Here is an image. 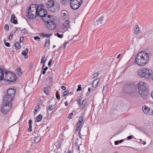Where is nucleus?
I'll list each match as a JSON object with an SVG mask.
<instances>
[{"label":"nucleus","instance_id":"1","mask_svg":"<svg viewBox=\"0 0 153 153\" xmlns=\"http://www.w3.org/2000/svg\"><path fill=\"white\" fill-rule=\"evenodd\" d=\"M149 54L144 52H140L136 56L135 62L140 66H144L148 62L149 59Z\"/></svg>","mask_w":153,"mask_h":153},{"label":"nucleus","instance_id":"2","mask_svg":"<svg viewBox=\"0 0 153 153\" xmlns=\"http://www.w3.org/2000/svg\"><path fill=\"white\" fill-rule=\"evenodd\" d=\"M139 94L143 99H146L148 94V86L144 82H140L138 84Z\"/></svg>","mask_w":153,"mask_h":153},{"label":"nucleus","instance_id":"3","mask_svg":"<svg viewBox=\"0 0 153 153\" xmlns=\"http://www.w3.org/2000/svg\"><path fill=\"white\" fill-rule=\"evenodd\" d=\"M137 73L140 77L147 79L152 77L153 75L152 70L146 68H140L138 71Z\"/></svg>","mask_w":153,"mask_h":153},{"label":"nucleus","instance_id":"4","mask_svg":"<svg viewBox=\"0 0 153 153\" xmlns=\"http://www.w3.org/2000/svg\"><path fill=\"white\" fill-rule=\"evenodd\" d=\"M38 5L33 4L30 5L28 10L27 15L28 17L30 19H34L36 16H38Z\"/></svg>","mask_w":153,"mask_h":153},{"label":"nucleus","instance_id":"5","mask_svg":"<svg viewBox=\"0 0 153 153\" xmlns=\"http://www.w3.org/2000/svg\"><path fill=\"white\" fill-rule=\"evenodd\" d=\"M48 0L46 3V7L49 11L54 12L59 10V5L56 2H54L53 0Z\"/></svg>","mask_w":153,"mask_h":153},{"label":"nucleus","instance_id":"6","mask_svg":"<svg viewBox=\"0 0 153 153\" xmlns=\"http://www.w3.org/2000/svg\"><path fill=\"white\" fill-rule=\"evenodd\" d=\"M54 20L53 16H51L48 15L47 17V19L44 21L46 22L48 28L50 30H53L56 27Z\"/></svg>","mask_w":153,"mask_h":153},{"label":"nucleus","instance_id":"7","mask_svg":"<svg viewBox=\"0 0 153 153\" xmlns=\"http://www.w3.org/2000/svg\"><path fill=\"white\" fill-rule=\"evenodd\" d=\"M44 6L43 5L41 4L39 7L38 5L37 11L38 13V16L42 17V19L43 21L47 19V11L45 9L43 8Z\"/></svg>","mask_w":153,"mask_h":153},{"label":"nucleus","instance_id":"8","mask_svg":"<svg viewBox=\"0 0 153 153\" xmlns=\"http://www.w3.org/2000/svg\"><path fill=\"white\" fill-rule=\"evenodd\" d=\"M16 79V77L14 74L10 72H5L3 75V80H7L10 82H12Z\"/></svg>","mask_w":153,"mask_h":153},{"label":"nucleus","instance_id":"9","mask_svg":"<svg viewBox=\"0 0 153 153\" xmlns=\"http://www.w3.org/2000/svg\"><path fill=\"white\" fill-rule=\"evenodd\" d=\"M12 107V104L3 102L1 107V111L3 114H6L10 110Z\"/></svg>","mask_w":153,"mask_h":153},{"label":"nucleus","instance_id":"10","mask_svg":"<svg viewBox=\"0 0 153 153\" xmlns=\"http://www.w3.org/2000/svg\"><path fill=\"white\" fill-rule=\"evenodd\" d=\"M71 8L74 10L79 8L82 3L83 0H70Z\"/></svg>","mask_w":153,"mask_h":153},{"label":"nucleus","instance_id":"11","mask_svg":"<svg viewBox=\"0 0 153 153\" xmlns=\"http://www.w3.org/2000/svg\"><path fill=\"white\" fill-rule=\"evenodd\" d=\"M123 89L129 94L134 93L136 90V88L134 85H126L124 86Z\"/></svg>","mask_w":153,"mask_h":153},{"label":"nucleus","instance_id":"12","mask_svg":"<svg viewBox=\"0 0 153 153\" xmlns=\"http://www.w3.org/2000/svg\"><path fill=\"white\" fill-rule=\"evenodd\" d=\"M14 97L8 94H6L4 97L3 102L12 104V102Z\"/></svg>","mask_w":153,"mask_h":153},{"label":"nucleus","instance_id":"13","mask_svg":"<svg viewBox=\"0 0 153 153\" xmlns=\"http://www.w3.org/2000/svg\"><path fill=\"white\" fill-rule=\"evenodd\" d=\"M103 17H101L99 18L95 23V27L96 28H97L101 26L103 23Z\"/></svg>","mask_w":153,"mask_h":153},{"label":"nucleus","instance_id":"14","mask_svg":"<svg viewBox=\"0 0 153 153\" xmlns=\"http://www.w3.org/2000/svg\"><path fill=\"white\" fill-rule=\"evenodd\" d=\"M16 93L15 90L13 88H10L7 91V94L14 97Z\"/></svg>","mask_w":153,"mask_h":153},{"label":"nucleus","instance_id":"15","mask_svg":"<svg viewBox=\"0 0 153 153\" xmlns=\"http://www.w3.org/2000/svg\"><path fill=\"white\" fill-rule=\"evenodd\" d=\"M99 82L100 79L99 78L94 80L92 83V85L93 87L95 88L97 86Z\"/></svg>","mask_w":153,"mask_h":153},{"label":"nucleus","instance_id":"16","mask_svg":"<svg viewBox=\"0 0 153 153\" xmlns=\"http://www.w3.org/2000/svg\"><path fill=\"white\" fill-rule=\"evenodd\" d=\"M142 108L143 112L146 114H147L150 111H151L148 107L145 105L142 107Z\"/></svg>","mask_w":153,"mask_h":153},{"label":"nucleus","instance_id":"17","mask_svg":"<svg viewBox=\"0 0 153 153\" xmlns=\"http://www.w3.org/2000/svg\"><path fill=\"white\" fill-rule=\"evenodd\" d=\"M87 102V100L86 98L84 99L82 101V104L80 106L82 109L85 107Z\"/></svg>","mask_w":153,"mask_h":153},{"label":"nucleus","instance_id":"18","mask_svg":"<svg viewBox=\"0 0 153 153\" xmlns=\"http://www.w3.org/2000/svg\"><path fill=\"white\" fill-rule=\"evenodd\" d=\"M28 48H27L24 50L22 53V54L25 56V59H27L28 57V56L27 55V54L28 53Z\"/></svg>","mask_w":153,"mask_h":153},{"label":"nucleus","instance_id":"19","mask_svg":"<svg viewBox=\"0 0 153 153\" xmlns=\"http://www.w3.org/2000/svg\"><path fill=\"white\" fill-rule=\"evenodd\" d=\"M140 32V28L137 25H135V29L134 31V33L136 35H137Z\"/></svg>","mask_w":153,"mask_h":153},{"label":"nucleus","instance_id":"20","mask_svg":"<svg viewBox=\"0 0 153 153\" xmlns=\"http://www.w3.org/2000/svg\"><path fill=\"white\" fill-rule=\"evenodd\" d=\"M15 16L14 14L12 15L11 17L10 21L11 22H12L14 24H16L17 23V21L15 19Z\"/></svg>","mask_w":153,"mask_h":153},{"label":"nucleus","instance_id":"21","mask_svg":"<svg viewBox=\"0 0 153 153\" xmlns=\"http://www.w3.org/2000/svg\"><path fill=\"white\" fill-rule=\"evenodd\" d=\"M15 47L16 49H19L21 48L20 44L18 42L15 43Z\"/></svg>","mask_w":153,"mask_h":153},{"label":"nucleus","instance_id":"22","mask_svg":"<svg viewBox=\"0 0 153 153\" xmlns=\"http://www.w3.org/2000/svg\"><path fill=\"white\" fill-rule=\"evenodd\" d=\"M52 34H47L43 33H40L41 35L43 37H50L52 35Z\"/></svg>","mask_w":153,"mask_h":153},{"label":"nucleus","instance_id":"23","mask_svg":"<svg viewBox=\"0 0 153 153\" xmlns=\"http://www.w3.org/2000/svg\"><path fill=\"white\" fill-rule=\"evenodd\" d=\"M4 71L0 68V80L3 79Z\"/></svg>","mask_w":153,"mask_h":153},{"label":"nucleus","instance_id":"24","mask_svg":"<svg viewBox=\"0 0 153 153\" xmlns=\"http://www.w3.org/2000/svg\"><path fill=\"white\" fill-rule=\"evenodd\" d=\"M42 118V116L41 114L38 115L36 117L37 121L38 122L41 121Z\"/></svg>","mask_w":153,"mask_h":153},{"label":"nucleus","instance_id":"25","mask_svg":"<svg viewBox=\"0 0 153 153\" xmlns=\"http://www.w3.org/2000/svg\"><path fill=\"white\" fill-rule=\"evenodd\" d=\"M40 136H37L34 137V141L36 143H37L40 141Z\"/></svg>","mask_w":153,"mask_h":153},{"label":"nucleus","instance_id":"26","mask_svg":"<svg viewBox=\"0 0 153 153\" xmlns=\"http://www.w3.org/2000/svg\"><path fill=\"white\" fill-rule=\"evenodd\" d=\"M16 72L18 75L20 76H21L22 74V72L20 68H17L16 70Z\"/></svg>","mask_w":153,"mask_h":153},{"label":"nucleus","instance_id":"27","mask_svg":"<svg viewBox=\"0 0 153 153\" xmlns=\"http://www.w3.org/2000/svg\"><path fill=\"white\" fill-rule=\"evenodd\" d=\"M69 20H66L63 23V26L65 27H67L69 24Z\"/></svg>","mask_w":153,"mask_h":153},{"label":"nucleus","instance_id":"28","mask_svg":"<svg viewBox=\"0 0 153 153\" xmlns=\"http://www.w3.org/2000/svg\"><path fill=\"white\" fill-rule=\"evenodd\" d=\"M84 120L83 119V117H79V123H82V124H83L84 123Z\"/></svg>","mask_w":153,"mask_h":153},{"label":"nucleus","instance_id":"29","mask_svg":"<svg viewBox=\"0 0 153 153\" xmlns=\"http://www.w3.org/2000/svg\"><path fill=\"white\" fill-rule=\"evenodd\" d=\"M50 42L49 39H47L44 45L45 46L48 47L50 45Z\"/></svg>","mask_w":153,"mask_h":153},{"label":"nucleus","instance_id":"30","mask_svg":"<svg viewBox=\"0 0 153 153\" xmlns=\"http://www.w3.org/2000/svg\"><path fill=\"white\" fill-rule=\"evenodd\" d=\"M53 106L52 105H50L47 108V110L48 111H51L53 109Z\"/></svg>","mask_w":153,"mask_h":153},{"label":"nucleus","instance_id":"31","mask_svg":"<svg viewBox=\"0 0 153 153\" xmlns=\"http://www.w3.org/2000/svg\"><path fill=\"white\" fill-rule=\"evenodd\" d=\"M46 59H45V56H43L42 58L41 59V64H42L44 63H45V62H46Z\"/></svg>","mask_w":153,"mask_h":153},{"label":"nucleus","instance_id":"32","mask_svg":"<svg viewBox=\"0 0 153 153\" xmlns=\"http://www.w3.org/2000/svg\"><path fill=\"white\" fill-rule=\"evenodd\" d=\"M99 73H96L93 75V78H94L97 77L99 76Z\"/></svg>","mask_w":153,"mask_h":153},{"label":"nucleus","instance_id":"33","mask_svg":"<svg viewBox=\"0 0 153 153\" xmlns=\"http://www.w3.org/2000/svg\"><path fill=\"white\" fill-rule=\"evenodd\" d=\"M56 35L59 38H62L63 36V35L62 34H60L59 33H56Z\"/></svg>","mask_w":153,"mask_h":153},{"label":"nucleus","instance_id":"34","mask_svg":"<svg viewBox=\"0 0 153 153\" xmlns=\"http://www.w3.org/2000/svg\"><path fill=\"white\" fill-rule=\"evenodd\" d=\"M83 124H82V123H79V122H78L77 123V127L81 128V127H82V126H83Z\"/></svg>","mask_w":153,"mask_h":153},{"label":"nucleus","instance_id":"35","mask_svg":"<svg viewBox=\"0 0 153 153\" xmlns=\"http://www.w3.org/2000/svg\"><path fill=\"white\" fill-rule=\"evenodd\" d=\"M56 98L58 99L59 100L60 98V96L58 94V91H57L56 93Z\"/></svg>","mask_w":153,"mask_h":153},{"label":"nucleus","instance_id":"36","mask_svg":"<svg viewBox=\"0 0 153 153\" xmlns=\"http://www.w3.org/2000/svg\"><path fill=\"white\" fill-rule=\"evenodd\" d=\"M82 101L81 99L80 98H78L77 100V104L79 105H81V101Z\"/></svg>","mask_w":153,"mask_h":153},{"label":"nucleus","instance_id":"37","mask_svg":"<svg viewBox=\"0 0 153 153\" xmlns=\"http://www.w3.org/2000/svg\"><path fill=\"white\" fill-rule=\"evenodd\" d=\"M69 93V91L67 90H66L65 91L63 94L62 95L63 96H65L67 94H68Z\"/></svg>","mask_w":153,"mask_h":153},{"label":"nucleus","instance_id":"38","mask_svg":"<svg viewBox=\"0 0 153 153\" xmlns=\"http://www.w3.org/2000/svg\"><path fill=\"white\" fill-rule=\"evenodd\" d=\"M61 2L64 4H67V0H60Z\"/></svg>","mask_w":153,"mask_h":153},{"label":"nucleus","instance_id":"39","mask_svg":"<svg viewBox=\"0 0 153 153\" xmlns=\"http://www.w3.org/2000/svg\"><path fill=\"white\" fill-rule=\"evenodd\" d=\"M4 29L6 31H8L9 30V27L8 25L6 24L5 25Z\"/></svg>","mask_w":153,"mask_h":153},{"label":"nucleus","instance_id":"40","mask_svg":"<svg viewBox=\"0 0 153 153\" xmlns=\"http://www.w3.org/2000/svg\"><path fill=\"white\" fill-rule=\"evenodd\" d=\"M73 115V113H71L68 114V118H69V119H71L72 118V117Z\"/></svg>","mask_w":153,"mask_h":153},{"label":"nucleus","instance_id":"41","mask_svg":"<svg viewBox=\"0 0 153 153\" xmlns=\"http://www.w3.org/2000/svg\"><path fill=\"white\" fill-rule=\"evenodd\" d=\"M29 128L28 130V131L29 132H31L32 131V125H29Z\"/></svg>","mask_w":153,"mask_h":153},{"label":"nucleus","instance_id":"42","mask_svg":"<svg viewBox=\"0 0 153 153\" xmlns=\"http://www.w3.org/2000/svg\"><path fill=\"white\" fill-rule=\"evenodd\" d=\"M13 37V33H12L10 34V35L9 37H8V39L9 40H11L12 39Z\"/></svg>","mask_w":153,"mask_h":153},{"label":"nucleus","instance_id":"43","mask_svg":"<svg viewBox=\"0 0 153 153\" xmlns=\"http://www.w3.org/2000/svg\"><path fill=\"white\" fill-rule=\"evenodd\" d=\"M82 89V88L81 87V85H79L78 86V88L76 90L77 91H81Z\"/></svg>","mask_w":153,"mask_h":153},{"label":"nucleus","instance_id":"44","mask_svg":"<svg viewBox=\"0 0 153 153\" xmlns=\"http://www.w3.org/2000/svg\"><path fill=\"white\" fill-rule=\"evenodd\" d=\"M40 107L39 105H38L36 107V108L35 109V111L36 112H37V111H39L40 109Z\"/></svg>","mask_w":153,"mask_h":153},{"label":"nucleus","instance_id":"45","mask_svg":"<svg viewBox=\"0 0 153 153\" xmlns=\"http://www.w3.org/2000/svg\"><path fill=\"white\" fill-rule=\"evenodd\" d=\"M33 121L32 120H30L29 121L28 124L29 125H32Z\"/></svg>","mask_w":153,"mask_h":153},{"label":"nucleus","instance_id":"46","mask_svg":"<svg viewBox=\"0 0 153 153\" xmlns=\"http://www.w3.org/2000/svg\"><path fill=\"white\" fill-rule=\"evenodd\" d=\"M34 39L35 40H38V41H39L40 39V38L38 36H35Z\"/></svg>","mask_w":153,"mask_h":153},{"label":"nucleus","instance_id":"47","mask_svg":"<svg viewBox=\"0 0 153 153\" xmlns=\"http://www.w3.org/2000/svg\"><path fill=\"white\" fill-rule=\"evenodd\" d=\"M81 128H80L76 127V132H77L78 131H79L80 130H81Z\"/></svg>","mask_w":153,"mask_h":153},{"label":"nucleus","instance_id":"48","mask_svg":"<svg viewBox=\"0 0 153 153\" xmlns=\"http://www.w3.org/2000/svg\"><path fill=\"white\" fill-rule=\"evenodd\" d=\"M19 41L20 42H22L24 41V37H21Z\"/></svg>","mask_w":153,"mask_h":153},{"label":"nucleus","instance_id":"49","mask_svg":"<svg viewBox=\"0 0 153 153\" xmlns=\"http://www.w3.org/2000/svg\"><path fill=\"white\" fill-rule=\"evenodd\" d=\"M52 60L51 59H50L49 62H48V65L49 66H50L51 65V63H52Z\"/></svg>","mask_w":153,"mask_h":153},{"label":"nucleus","instance_id":"50","mask_svg":"<svg viewBox=\"0 0 153 153\" xmlns=\"http://www.w3.org/2000/svg\"><path fill=\"white\" fill-rule=\"evenodd\" d=\"M5 44L6 46L9 47H10V44L8 42L5 43Z\"/></svg>","mask_w":153,"mask_h":153},{"label":"nucleus","instance_id":"51","mask_svg":"<svg viewBox=\"0 0 153 153\" xmlns=\"http://www.w3.org/2000/svg\"><path fill=\"white\" fill-rule=\"evenodd\" d=\"M61 88L63 90H65L66 89V88L65 86L63 85L61 86Z\"/></svg>","mask_w":153,"mask_h":153},{"label":"nucleus","instance_id":"52","mask_svg":"<svg viewBox=\"0 0 153 153\" xmlns=\"http://www.w3.org/2000/svg\"><path fill=\"white\" fill-rule=\"evenodd\" d=\"M44 93L46 94V95H48V91L45 90L44 91Z\"/></svg>","mask_w":153,"mask_h":153},{"label":"nucleus","instance_id":"53","mask_svg":"<svg viewBox=\"0 0 153 153\" xmlns=\"http://www.w3.org/2000/svg\"><path fill=\"white\" fill-rule=\"evenodd\" d=\"M119 141L118 140L115 141L114 142V143L115 145H117L118 144Z\"/></svg>","mask_w":153,"mask_h":153},{"label":"nucleus","instance_id":"54","mask_svg":"<svg viewBox=\"0 0 153 153\" xmlns=\"http://www.w3.org/2000/svg\"><path fill=\"white\" fill-rule=\"evenodd\" d=\"M133 137V136H128L127 137V138L128 139V140H130V139H131V138H132V137Z\"/></svg>","mask_w":153,"mask_h":153},{"label":"nucleus","instance_id":"55","mask_svg":"<svg viewBox=\"0 0 153 153\" xmlns=\"http://www.w3.org/2000/svg\"><path fill=\"white\" fill-rule=\"evenodd\" d=\"M62 15L63 17H65L66 15V13L64 12L62 13Z\"/></svg>","mask_w":153,"mask_h":153},{"label":"nucleus","instance_id":"56","mask_svg":"<svg viewBox=\"0 0 153 153\" xmlns=\"http://www.w3.org/2000/svg\"><path fill=\"white\" fill-rule=\"evenodd\" d=\"M151 110V111H151V112H150V111L149 112L150 113V114L152 115H153V110Z\"/></svg>","mask_w":153,"mask_h":153},{"label":"nucleus","instance_id":"57","mask_svg":"<svg viewBox=\"0 0 153 153\" xmlns=\"http://www.w3.org/2000/svg\"><path fill=\"white\" fill-rule=\"evenodd\" d=\"M108 87H107V85H105V86L104 88H103V90H104L105 89H106Z\"/></svg>","mask_w":153,"mask_h":153},{"label":"nucleus","instance_id":"58","mask_svg":"<svg viewBox=\"0 0 153 153\" xmlns=\"http://www.w3.org/2000/svg\"><path fill=\"white\" fill-rule=\"evenodd\" d=\"M119 141V142L120 143H122L123 141V140H118Z\"/></svg>","mask_w":153,"mask_h":153},{"label":"nucleus","instance_id":"59","mask_svg":"<svg viewBox=\"0 0 153 153\" xmlns=\"http://www.w3.org/2000/svg\"><path fill=\"white\" fill-rule=\"evenodd\" d=\"M65 105L67 106L68 105V103L67 101H66L65 102Z\"/></svg>","mask_w":153,"mask_h":153},{"label":"nucleus","instance_id":"60","mask_svg":"<svg viewBox=\"0 0 153 153\" xmlns=\"http://www.w3.org/2000/svg\"><path fill=\"white\" fill-rule=\"evenodd\" d=\"M79 140V139L78 138H77L76 140V144H78V141Z\"/></svg>","mask_w":153,"mask_h":153},{"label":"nucleus","instance_id":"61","mask_svg":"<svg viewBox=\"0 0 153 153\" xmlns=\"http://www.w3.org/2000/svg\"><path fill=\"white\" fill-rule=\"evenodd\" d=\"M86 134L87 133L86 132V133H82V135L83 136H85L86 135Z\"/></svg>","mask_w":153,"mask_h":153},{"label":"nucleus","instance_id":"62","mask_svg":"<svg viewBox=\"0 0 153 153\" xmlns=\"http://www.w3.org/2000/svg\"><path fill=\"white\" fill-rule=\"evenodd\" d=\"M48 69V67H46L45 68H44V70L45 71H46Z\"/></svg>","mask_w":153,"mask_h":153},{"label":"nucleus","instance_id":"63","mask_svg":"<svg viewBox=\"0 0 153 153\" xmlns=\"http://www.w3.org/2000/svg\"><path fill=\"white\" fill-rule=\"evenodd\" d=\"M68 42H66L64 44V47H65L66 45L67 44Z\"/></svg>","mask_w":153,"mask_h":153},{"label":"nucleus","instance_id":"64","mask_svg":"<svg viewBox=\"0 0 153 153\" xmlns=\"http://www.w3.org/2000/svg\"><path fill=\"white\" fill-rule=\"evenodd\" d=\"M71 152L69 150L67 153H71Z\"/></svg>","mask_w":153,"mask_h":153}]
</instances>
